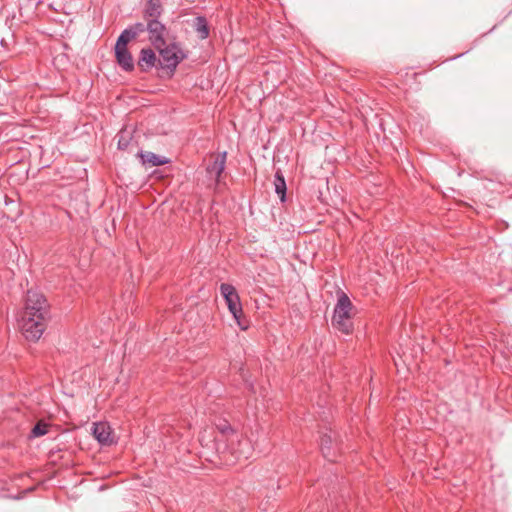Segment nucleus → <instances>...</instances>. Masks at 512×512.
I'll use <instances>...</instances> for the list:
<instances>
[{"label": "nucleus", "instance_id": "nucleus-1", "mask_svg": "<svg viewBox=\"0 0 512 512\" xmlns=\"http://www.w3.org/2000/svg\"><path fill=\"white\" fill-rule=\"evenodd\" d=\"M217 430L227 440H231V446L227 449L236 461L247 460L251 456V446L248 440H239L237 434L227 420H220L216 424Z\"/></svg>", "mask_w": 512, "mask_h": 512}, {"label": "nucleus", "instance_id": "nucleus-2", "mask_svg": "<svg viewBox=\"0 0 512 512\" xmlns=\"http://www.w3.org/2000/svg\"><path fill=\"white\" fill-rule=\"evenodd\" d=\"M352 308L353 305L349 297L342 293L334 308L332 325L345 335H349L353 332Z\"/></svg>", "mask_w": 512, "mask_h": 512}, {"label": "nucleus", "instance_id": "nucleus-3", "mask_svg": "<svg viewBox=\"0 0 512 512\" xmlns=\"http://www.w3.org/2000/svg\"><path fill=\"white\" fill-rule=\"evenodd\" d=\"M155 49L158 50L160 55V59H158L159 65L171 73H174L179 63L187 57L180 43L176 41H172L169 44L166 43L165 46Z\"/></svg>", "mask_w": 512, "mask_h": 512}, {"label": "nucleus", "instance_id": "nucleus-4", "mask_svg": "<svg viewBox=\"0 0 512 512\" xmlns=\"http://www.w3.org/2000/svg\"><path fill=\"white\" fill-rule=\"evenodd\" d=\"M220 292L228 306L230 313L233 315L239 327L242 330H246L248 328V325L244 323L241 319L243 311L240 303V298L235 287L228 283H222L220 285Z\"/></svg>", "mask_w": 512, "mask_h": 512}, {"label": "nucleus", "instance_id": "nucleus-5", "mask_svg": "<svg viewBox=\"0 0 512 512\" xmlns=\"http://www.w3.org/2000/svg\"><path fill=\"white\" fill-rule=\"evenodd\" d=\"M50 319H42V316L23 314L20 328L23 336L29 341H38L47 327Z\"/></svg>", "mask_w": 512, "mask_h": 512}, {"label": "nucleus", "instance_id": "nucleus-6", "mask_svg": "<svg viewBox=\"0 0 512 512\" xmlns=\"http://www.w3.org/2000/svg\"><path fill=\"white\" fill-rule=\"evenodd\" d=\"M23 314L42 316V319H50V305L43 294L29 290L27 292L26 306Z\"/></svg>", "mask_w": 512, "mask_h": 512}, {"label": "nucleus", "instance_id": "nucleus-7", "mask_svg": "<svg viewBox=\"0 0 512 512\" xmlns=\"http://www.w3.org/2000/svg\"><path fill=\"white\" fill-rule=\"evenodd\" d=\"M145 29L148 33V40L154 48L165 46L169 30L160 20L149 21L146 23Z\"/></svg>", "mask_w": 512, "mask_h": 512}, {"label": "nucleus", "instance_id": "nucleus-8", "mask_svg": "<svg viewBox=\"0 0 512 512\" xmlns=\"http://www.w3.org/2000/svg\"><path fill=\"white\" fill-rule=\"evenodd\" d=\"M126 43L121 41H116L114 50H115V58L117 64L121 67L122 70L126 72H131L134 70V60L131 52L128 50Z\"/></svg>", "mask_w": 512, "mask_h": 512}, {"label": "nucleus", "instance_id": "nucleus-9", "mask_svg": "<svg viewBox=\"0 0 512 512\" xmlns=\"http://www.w3.org/2000/svg\"><path fill=\"white\" fill-rule=\"evenodd\" d=\"M336 436V432L329 429V433H323L320 439V448L322 454L329 461H336V451L339 449Z\"/></svg>", "mask_w": 512, "mask_h": 512}, {"label": "nucleus", "instance_id": "nucleus-10", "mask_svg": "<svg viewBox=\"0 0 512 512\" xmlns=\"http://www.w3.org/2000/svg\"><path fill=\"white\" fill-rule=\"evenodd\" d=\"M227 153H219L213 157V161L207 165L206 172L210 179L219 182L225 169Z\"/></svg>", "mask_w": 512, "mask_h": 512}, {"label": "nucleus", "instance_id": "nucleus-11", "mask_svg": "<svg viewBox=\"0 0 512 512\" xmlns=\"http://www.w3.org/2000/svg\"><path fill=\"white\" fill-rule=\"evenodd\" d=\"M92 432L100 444L110 445L113 443L112 431L106 422L94 423Z\"/></svg>", "mask_w": 512, "mask_h": 512}, {"label": "nucleus", "instance_id": "nucleus-12", "mask_svg": "<svg viewBox=\"0 0 512 512\" xmlns=\"http://www.w3.org/2000/svg\"><path fill=\"white\" fill-rule=\"evenodd\" d=\"M158 59L156 53L151 48H143L140 51L138 66L142 72H148L156 66Z\"/></svg>", "mask_w": 512, "mask_h": 512}, {"label": "nucleus", "instance_id": "nucleus-13", "mask_svg": "<svg viewBox=\"0 0 512 512\" xmlns=\"http://www.w3.org/2000/svg\"><path fill=\"white\" fill-rule=\"evenodd\" d=\"M163 7L161 0H148L143 10V19L145 23L151 20H159L162 16Z\"/></svg>", "mask_w": 512, "mask_h": 512}, {"label": "nucleus", "instance_id": "nucleus-14", "mask_svg": "<svg viewBox=\"0 0 512 512\" xmlns=\"http://www.w3.org/2000/svg\"><path fill=\"white\" fill-rule=\"evenodd\" d=\"M146 23L136 22L126 29H124L118 37V41L128 44L130 41L135 40L139 35L146 31Z\"/></svg>", "mask_w": 512, "mask_h": 512}, {"label": "nucleus", "instance_id": "nucleus-15", "mask_svg": "<svg viewBox=\"0 0 512 512\" xmlns=\"http://www.w3.org/2000/svg\"><path fill=\"white\" fill-rule=\"evenodd\" d=\"M139 157L141 158L142 164H144L148 167L160 166V165H164V164H167L170 162L169 159H167L165 157H161V156L156 155L155 153L149 152V151L140 152Z\"/></svg>", "mask_w": 512, "mask_h": 512}, {"label": "nucleus", "instance_id": "nucleus-16", "mask_svg": "<svg viewBox=\"0 0 512 512\" xmlns=\"http://www.w3.org/2000/svg\"><path fill=\"white\" fill-rule=\"evenodd\" d=\"M193 28L201 40L209 37V26L204 16H197L193 21Z\"/></svg>", "mask_w": 512, "mask_h": 512}, {"label": "nucleus", "instance_id": "nucleus-17", "mask_svg": "<svg viewBox=\"0 0 512 512\" xmlns=\"http://www.w3.org/2000/svg\"><path fill=\"white\" fill-rule=\"evenodd\" d=\"M274 186L275 192L280 197V200L284 202L286 199V182L279 170L275 173Z\"/></svg>", "mask_w": 512, "mask_h": 512}, {"label": "nucleus", "instance_id": "nucleus-18", "mask_svg": "<svg viewBox=\"0 0 512 512\" xmlns=\"http://www.w3.org/2000/svg\"><path fill=\"white\" fill-rule=\"evenodd\" d=\"M117 137H118V148L121 150H126L129 147L130 141L132 139L130 132H128L126 130H122L118 133Z\"/></svg>", "mask_w": 512, "mask_h": 512}, {"label": "nucleus", "instance_id": "nucleus-19", "mask_svg": "<svg viewBox=\"0 0 512 512\" xmlns=\"http://www.w3.org/2000/svg\"><path fill=\"white\" fill-rule=\"evenodd\" d=\"M48 433V424L43 421H39L31 430L30 437L36 438L43 436Z\"/></svg>", "mask_w": 512, "mask_h": 512}]
</instances>
